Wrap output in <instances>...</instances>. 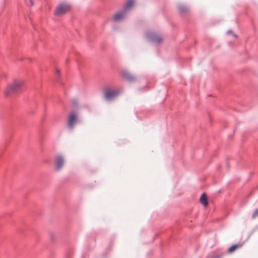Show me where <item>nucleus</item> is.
<instances>
[{
  "instance_id": "1",
  "label": "nucleus",
  "mask_w": 258,
  "mask_h": 258,
  "mask_svg": "<svg viewBox=\"0 0 258 258\" xmlns=\"http://www.w3.org/2000/svg\"><path fill=\"white\" fill-rule=\"evenodd\" d=\"M24 85V82L22 80H15L8 85L5 90L6 95L8 96L13 93L20 90Z\"/></svg>"
},
{
  "instance_id": "2",
  "label": "nucleus",
  "mask_w": 258,
  "mask_h": 258,
  "mask_svg": "<svg viewBox=\"0 0 258 258\" xmlns=\"http://www.w3.org/2000/svg\"><path fill=\"white\" fill-rule=\"evenodd\" d=\"M70 6L68 4L62 3L59 5L55 11V15L58 16H62L69 11Z\"/></svg>"
},
{
  "instance_id": "3",
  "label": "nucleus",
  "mask_w": 258,
  "mask_h": 258,
  "mask_svg": "<svg viewBox=\"0 0 258 258\" xmlns=\"http://www.w3.org/2000/svg\"><path fill=\"white\" fill-rule=\"evenodd\" d=\"M104 94L105 99L110 100L116 97L118 95V92L115 90L106 89L104 91Z\"/></svg>"
},
{
  "instance_id": "4",
  "label": "nucleus",
  "mask_w": 258,
  "mask_h": 258,
  "mask_svg": "<svg viewBox=\"0 0 258 258\" xmlns=\"http://www.w3.org/2000/svg\"><path fill=\"white\" fill-rule=\"evenodd\" d=\"M64 163L63 157L61 155H57L55 158V165L57 170L61 169Z\"/></svg>"
},
{
  "instance_id": "5",
  "label": "nucleus",
  "mask_w": 258,
  "mask_h": 258,
  "mask_svg": "<svg viewBox=\"0 0 258 258\" xmlns=\"http://www.w3.org/2000/svg\"><path fill=\"white\" fill-rule=\"evenodd\" d=\"M77 117V115L76 113L72 112L70 113L68 121V125L70 128H72L73 127L76 122Z\"/></svg>"
},
{
  "instance_id": "6",
  "label": "nucleus",
  "mask_w": 258,
  "mask_h": 258,
  "mask_svg": "<svg viewBox=\"0 0 258 258\" xmlns=\"http://www.w3.org/2000/svg\"><path fill=\"white\" fill-rule=\"evenodd\" d=\"M126 11L123 10L122 11L116 13L113 15V19L115 21H119L124 18L126 15Z\"/></svg>"
},
{
  "instance_id": "7",
  "label": "nucleus",
  "mask_w": 258,
  "mask_h": 258,
  "mask_svg": "<svg viewBox=\"0 0 258 258\" xmlns=\"http://www.w3.org/2000/svg\"><path fill=\"white\" fill-rule=\"evenodd\" d=\"M150 38L152 41L154 43H159L161 42L163 39L162 37L160 35L156 33L152 34L151 36H150Z\"/></svg>"
},
{
  "instance_id": "8",
  "label": "nucleus",
  "mask_w": 258,
  "mask_h": 258,
  "mask_svg": "<svg viewBox=\"0 0 258 258\" xmlns=\"http://www.w3.org/2000/svg\"><path fill=\"white\" fill-rule=\"evenodd\" d=\"M121 74L124 79L128 81H132L135 79V77L127 71H123L121 72Z\"/></svg>"
},
{
  "instance_id": "9",
  "label": "nucleus",
  "mask_w": 258,
  "mask_h": 258,
  "mask_svg": "<svg viewBox=\"0 0 258 258\" xmlns=\"http://www.w3.org/2000/svg\"><path fill=\"white\" fill-rule=\"evenodd\" d=\"M201 203L204 206L207 207L208 205V202L207 198V196L205 193H203L200 199Z\"/></svg>"
},
{
  "instance_id": "10",
  "label": "nucleus",
  "mask_w": 258,
  "mask_h": 258,
  "mask_svg": "<svg viewBox=\"0 0 258 258\" xmlns=\"http://www.w3.org/2000/svg\"><path fill=\"white\" fill-rule=\"evenodd\" d=\"M178 7L179 11L181 14H185L188 11V8L184 5H180Z\"/></svg>"
},
{
  "instance_id": "11",
  "label": "nucleus",
  "mask_w": 258,
  "mask_h": 258,
  "mask_svg": "<svg viewBox=\"0 0 258 258\" xmlns=\"http://www.w3.org/2000/svg\"><path fill=\"white\" fill-rule=\"evenodd\" d=\"M242 246V244H237L235 245H233L231 247H230L228 249V252L231 253L235 250H236L238 248H240Z\"/></svg>"
},
{
  "instance_id": "12",
  "label": "nucleus",
  "mask_w": 258,
  "mask_h": 258,
  "mask_svg": "<svg viewBox=\"0 0 258 258\" xmlns=\"http://www.w3.org/2000/svg\"><path fill=\"white\" fill-rule=\"evenodd\" d=\"M134 4V0H127L124 7V10L127 11Z\"/></svg>"
},
{
  "instance_id": "13",
  "label": "nucleus",
  "mask_w": 258,
  "mask_h": 258,
  "mask_svg": "<svg viewBox=\"0 0 258 258\" xmlns=\"http://www.w3.org/2000/svg\"><path fill=\"white\" fill-rule=\"evenodd\" d=\"M257 216H258V208L253 212L252 217L253 219H255Z\"/></svg>"
},
{
  "instance_id": "14",
  "label": "nucleus",
  "mask_w": 258,
  "mask_h": 258,
  "mask_svg": "<svg viewBox=\"0 0 258 258\" xmlns=\"http://www.w3.org/2000/svg\"><path fill=\"white\" fill-rule=\"evenodd\" d=\"M30 5L32 6L33 5V2L32 0H30Z\"/></svg>"
},
{
  "instance_id": "15",
  "label": "nucleus",
  "mask_w": 258,
  "mask_h": 258,
  "mask_svg": "<svg viewBox=\"0 0 258 258\" xmlns=\"http://www.w3.org/2000/svg\"><path fill=\"white\" fill-rule=\"evenodd\" d=\"M56 72L57 73H59V71H58V70L56 69Z\"/></svg>"
}]
</instances>
